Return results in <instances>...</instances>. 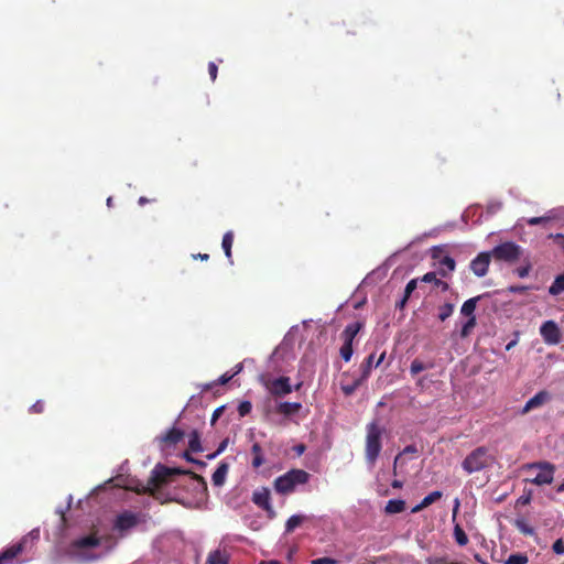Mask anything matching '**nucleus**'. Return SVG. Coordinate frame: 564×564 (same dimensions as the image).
Listing matches in <instances>:
<instances>
[{
    "label": "nucleus",
    "instance_id": "53",
    "mask_svg": "<svg viewBox=\"0 0 564 564\" xmlns=\"http://www.w3.org/2000/svg\"><path fill=\"white\" fill-rule=\"evenodd\" d=\"M228 443H229V438H225L220 442V444L218 445V448L216 449L217 453L221 454L226 447L228 446Z\"/></svg>",
    "mask_w": 564,
    "mask_h": 564
},
{
    "label": "nucleus",
    "instance_id": "2",
    "mask_svg": "<svg viewBox=\"0 0 564 564\" xmlns=\"http://www.w3.org/2000/svg\"><path fill=\"white\" fill-rule=\"evenodd\" d=\"M100 538L89 534L72 541L67 547V555L78 564H87L100 558L95 549L100 545Z\"/></svg>",
    "mask_w": 564,
    "mask_h": 564
},
{
    "label": "nucleus",
    "instance_id": "47",
    "mask_svg": "<svg viewBox=\"0 0 564 564\" xmlns=\"http://www.w3.org/2000/svg\"><path fill=\"white\" fill-rule=\"evenodd\" d=\"M552 550L556 554H564V541L562 539H557L553 545Z\"/></svg>",
    "mask_w": 564,
    "mask_h": 564
},
{
    "label": "nucleus",
    "instance_id": "29",
    "mask_svg": "<svg viewBox=\"0 0 564 564\" xmlns=\"http://www.w3.org/2000/svg\"><path fill=\"white\" fill-rule=\"evenodd\" d=\"M440 264L444 268H442L440 270V274L443 276V278H446L448 276V274L451 272H453L455 270V267H456V262L455 260L449 257V256H445L441 261H440Z\"/></svg>",
    "mask_w": 564,
    "mask_h": 564
},
{
    "label": "nucleus",
    "instance_id": "9",
    "mask_svg": "<svg viewBox=\"0 0 564 564\" xmlns=\"http://www.w3.org/2000/svg\"><path fill=\"white\" fill-rule=\"evenodd\" d=\"M543 340L549 345H557L561 341V329L554 321H546L540 327Z\"/></svg>",
    "mask_w": 564,
    "mask_h": 564
},
{
    "label": "nucleus",
    "instance_id": "5",
    "mask_svg": "<svg viewBox=\"0 0 564 564\" xmlns=\"http://www.w3.org/2000/svg\"><path fill=\"white\" fill-rule=\"evenodd\" d=\"M491 459L488 448L479 446L465 457L462 467L467 474H474L488 467Z\"/></svg>",
    "mask_w": 564,
    "mask_h": 564
},
{
    "label": "nucleus",
    "instance_id": "24",
    "mask_svg": "<svg viewBox=\"0 0 564 564\" xmlns=\"http://www.w3.org/2000/svg\"><path fill=\"white\" fill-rule=\"evenodd\" d=\"M306 516L303 514H293L291 516L285 523V533H292L297 527H300L305 520Z\"/></svg>",
    "mask_w": 564,
    "mask_h": 564
},
{
    "label": "nucleus",
    "instance_id": "52",
    "mask_svg": "<svg viewBox=\"0 0 564 564\" xmlns=\"http://www.w3.org/2000/svg\"><path fill=\"white\" fill-rule=\"evenodd\" d=\"M518 276L525 278L530 272V265L527 267H520L516 270Z\"/></svg>",
    "mask_w": 564,
    "mask_h": 564
},
{
    "label": "nucleus",
    "instance_id": "27",
    "mask_svg": "<svg viewBox=\"0 0 564 564\" xmlns=\"http://www.w3.org/2000/svg\"><path fill=\"white\" fill-rule=\"evenodd\" d=\"M434 367V362L433 361H430L427 364L423 362L422 360L420 359H414L412 362H411V366H410V373L411 376H416L419 375L420 372L426 370V369H432Z\"/></svg>",
    "mask_w": 564,
    "mask_h": 564
},
{
    "label": "nucleus",
    "instance_id": "7",
    "mask_svg": "<svg viewBox=\"0 0 564 564\" xmlns=\"http://www.w3.org/2000/svg\"><path fill=\"white\" fill-rule=\"evenodd\" d=\"M490 253L496 260L512 262L520 257L521 250L518 245L508 241L496 246Z\"/></svg>",
    "mask_w": 564,
    "mask_h": 564
},
{
    "label": "nucleus",
    "instance_id": "41",
    "mask_svg": "<svg viewBox=\"0 0 564 564\" xmlns=\"http://www.w3.org/2000/svg\"><path fill=\"white\" fill-rule=\"evenodd\" d=\"M475 325H476V317L471 316L462 327V332H460L462 337L468 336V334L470 333V329L474 328Z\"/></svg>",
    "mask_w": 564,
    "mask_h": 564
},
{
    "label": "nucleus",
    "instance_id": "30",
    "mask_svg": "<svg viewBox=\"0 0 564 564\" xmlns=\"http://www.w3.org/2000/svg\"><path fill=\"white\" fill-rule=\"evenodd\" d=\"M232 243H234V234L232 231H227L224 237H223V241H221V247L224 249V252L227 257V259L231 262V248H232Z\"/></svg>",
    "mask_w": 564,
    "mask_h": 564
},
{
    "label": "nucleus",
    "instance_id": "58",
    "mask_svg": "<svg viewBox=\"0 0 564 564\" xmlns=\"http://www.w3.org/2000/svg\"><path fill=\"white\" fill-rule=\"evenodd\" d=\"M193 464H195L196 466L200 467V468H204L206 467V463L200 460V459H196L193 462Z\"/></svg>",
    "mask_w": 564,
    "mask_h": 564
},
{
    "label": "nucleus",
    "instance_id": "40",
    "mask_svg": "<svg viewBox=\"0 0 564 564\" xmlns=\"http://www.w3.org/2000/svg\"><path fill=\"white\" fill-rule=\"evenodd\" d=\"M426 564H460L458 562H449L445 556H431L426 558Z\"/></svg>",
    "mask_w": 564,
    "mask_h": 564
},
{
    "label": "nucleus",
    "instance_id": "49",
    "mask_svg": "<svg viewBox=\"0 0 564 564\" xmlns=\"http://www.w3.org/2000/svg\"><path fill=\"white\" fill-rule=\"evenodd\" d=\"M208 73H209L210 79L213 82H215L216 78H217V74H218V67H217V65L214 62H209V64H208Z\"/></svg>",
    "mask_w": 564,
    "mask_h": 564
},
{
    "label": "nucleus",
    "instance_id": "63",
    "mask_svg": "<svg viewBox=\"0 0 564 564\" xmlns=\"http://www.w3.org/2000/svg\"><path fill=\"white\" fill-rule=\"evenodd\" d=\"M260 564H281L279 561H267V562H261Z\"/></svg>",
    "mask_w": 564,
    "mask_h": 564
},
{
    "label": "nucleus",
    "instance_id": "15",
    "mask_svg": "<svg viewBox=\"0 0 564 564\" xmlns=\"http://www.w3.org/2000/svg\"><path fill=\"white\" fill-rule=\"evenodd\" d=\"M301 409L302 404L300 402H280L276 406V413L291 416L297 414Z\"/></svg>",
    "mask_w": 564,
    "mask_h": 564
},
{
    "label": "nucleus",
    "instance_id": "42",
    "mask_svg": "<svg viewBox=\"0 0 564 564\" xmlns=\"http://www.w3.org/2000/svg\"><path fill=\"white\" fill-rule=\"evenodd\" d=\"M552 219L550 216H542V217H532L527 220L528 225L535 226V225H545Z\"/></svg>",
    "mask_w": 564,
    "mask_h": 564
},
{
    "label": "nucleus",
    "instance_id": "10",
    "mask_svg": "<svg viewBox=\"0 0 564 564\" xmlns=\"http://www.w3.org/2000/svg\"><path fill=\"white\" fill-rule=\"evenodd\" d=\"M490 260V252H480L475 259L471 260L470 270L476 276H485L488 272Z\"/></svg>",
    "mask_w": 564,
    "mask_h": 564
},
{
    "label": "nucleus",
    "instance_id": "8",
    "mask_svg": "<svg viewBox=\"0 0 564 564\" xmlns=\"http://www.w3.org/2000/svg\"><path fill=\"white\" fill-rule=\"evenodd\" d=\"M265 388L270 394L276 398L285 397L293 391L290 378L284 376L267 381Z\"/></svg>",
    "mask_w": 564,
    "mask_h": 564
},
{
    "label": "nucleus",
    "instance_id": "3",
    "mask_svg": "<svg viewBox=\"0 0 564 564\" xmlns=\"http://www.w3.org/2000/svg\"><path fill=\"white\" fill-rule=\"evenodd\" d=\"M365 458L369 466L373 467L382 448L381 437L383 429L373 421L366 426Z\"/></svg>",
    "mask_w": 564,
    "mask_h": 564
},
{
    "label": "nucleus",
    "instance_id": "28",
    "mask_svg": "<svg viewBox=\"0 0 564 564\" xmlns=\"http://www.w3.org/2000/svg\"><path fill=\"white\" fill-rule=\"evenodd\" d=\"M384 359V352L376 360L375 355H369L361 365L364 375L367 376L372 367H378Z\"/></svg>",
    "mask_w": 564,
    "mask_h": 564
},
{
    "label": "nucleus",
    "instance_id": "34",
    "mask_svg": "<svg viewBox=\"0 0 564 564\" xmlns=\"http://www.w3.org/2000/svg\"><path fill=\"white\" fill-rule=\"evenodd\" d=\"M454 312V305L451 303H445L438 308V318L444 322Z\"/></svg>",
    "mask_w": 564,
    "mask_h": 564
},
{
    "label": "nucleus",
    "instance_id": "13",
    "mask_svg": "<svg viewBox=\"0 0 564 564\" xmlns=\"http://www.w3.org/2000/svg\"><path fill=\"white\" fill-rule=\"evenodd\" d=\"M185 436L184 431L172 427L165 434L156 437L158 442L160 443V446L162 448L164 447H171L175 446L177 443H180Z\"/></svg>",
    "mask_w": 564,
    "mask_h": 564
},
{
    "label": "nucleus",
    "instance_id": "33",
    "mask_svg": "<svg viewBox=\"0 0 564 564\" xmlns=\"http://www.w3.org/2000/svg\"><path fill=\"white\" fill-rule=\"evenodd\" d=\"M454 538L460 546H465L468 543V536L459 524L454 527Z\"/></svg>",
    "mask_w": 564,
    "mask_h": 564
},
{
    "label": "nucleus",
    "instance_id": "55",
    "mask_svg": "<svg viewBox=\"0 0 564 564\" xmlns=\"http://www.w3.org/2000/svg\"><path fill=\"white\" fill-rule=\"evenodd\" d=\"M193 258L206 261V260L209 259V254H207V253H198V254H193Z\"/></svg>",
    "mask_w": 564,
    "mask_h": 564
},
{
    "label": "nucleus",
    "instance_id": "17",
    "mask_svg": "<svg viewBox=\"0 0 564 564\" xmlns=\"http://www.w3.org/2000/svg\"><path fill=\"white\" fill-rule=\"evenodd\" d=\"M23 551V544H14L0 553V564H7Z\"/></svg>",
    "mask_w": 564,
    "mask_h": 564
},
{
    "label": "nucleus",
    "instance_id": "43",
    "mask_svg": "<svg viewBox=\"0 0 564 564\" xmlns=\"http://www.w3.org/2000/svg\"><path fill=\"white\" fill-rule=\"evenodd\" d=\"M252 405L249 401H242L240 402L238 406V413L240 416H246L251 412Z\"/></svg>",
    "mask_w": 564,
    "mask_h": 564
},
{
    "label": "nucleus",
    "instance_id": "54",
    "mask_svg": "<svg viewBox=\"0 0 564 564\" xmlns=\"http://www.w3.org/2000/svg\"><path fill=\"white\" fill-rule=\"evenodd\" d=\"M306 449V446L304 444H299L296 446H294V451L296 452L297 455H302Z\"/></svg>",
    "mask_w": 564,
    "mask_h": 564
},
{
    "label": "nucleus",
    "instance_id": "37",
    "mask_svg": "<svg viewBox=\"0 0 564 564\" xmlns=\"http://www.w3.org/2000/svg\"><path fill=\"white\" fill-rule=\"evenodd\" d=\"M352 354H354L352 343L351 341H344L343 346L340 347V356H341V358L346 362H348L351 359Z\"/></svg>",
    "mask_w": 564,
    "mask_h": 564
},
{
    "label": "nucleus",
    "instance_id": "22",
    "mask_svg": "<svg viewBox=\"0 0 564 564\" xmlns=\"http://www.w3.org/2000/svg\"><path fill=\"white\" fill-rule=\"evenodd\" d=\"M442 497V492L438 491V490H435V491H432L430 492L427 496H425L423 498V500L416 505L413 509H412V512L413 513H416L421 510H423L424 508L429 507L430 505L434 503L436 500H438L440 498Z\"/></svg>",
    "mask_w": 564,
    "mask_h": 564
},
{
    "label": "nucleus",
    "instance_id": "61",
    "mask_svg": "<svg viewBox=\"0 0 564 564\" xmlns=\"http://www.w3.org/2000/svg\"><path fill=\"white\" fill-rule=\"evenodd\" d=\"M516 344H517V340H511L509 344H507L506 349L510 350Z\"/></svg>",
    "mask_w": 564,
    "mask_h": 564
},
{
    "label": "nucleus",
    "instance_id": "51",
    "mask_svg": "<svg viewBox=\"0 0 564 564\" xmlns=\"http://www.w3.org/2000/svg\"><path fill=\"white\" fill-rule=\"evenodd\" d=\"M224 410H225V406H219V408H217V409L214 411V413H213V415H212V420H210L212 425H214V424L216 423V421H217V420L219 419V416L223 414Z\"/></svg>",
    "mask_w": 564,
    "mask_h": 564
},
{
    "label": "nucleus",
    "instance_id": "38",
    "mask_svg": "<svg viewBox=\"0 0 564 564\" xmlns=\"http://www.w3.org/2000/svg\"><path fill=\"white\" fill-rule=\"evenodd\" d=\"M237 370L232 373V375H228V373H224L221 375L218 380H217V383L219 384H226L228 383L237 373H239L242 369V365L239 364L236 366Z\"/></svg>",
    "mask_w": 564,
    "mask_h": 564
},
{
    "label": "nucleus",
    "instance_id": "12",
    "mask_svg": "<svg viewBox=\"0 0 564 564\" xmlns=\"http://www.w3.org/2000/svg\"><path fill=\"white\" fill-rule=\"evenodd\" d=\"M270 500V490L267 487L257 489L252 494V502L259 508L265 510L271 517L274 514V511L272 509Z\"/></svg>",
    "mask_w": 564,
    "mask_h": 564
},
{
    "label": "nucleus",
    "instance_id": "21",
    "mask_svg": "<svg viewBox=\"0 0 564 564\" xmlns=\"http://www.w3.org/2000/svg\"><path fill=\"white\" fill-rule=\"evenodd\" d=\"M229 555L225 550L217 549L208 554L207 564H228Z\"/></svg>",
    "mask_w": 564,
    "mask_h": 564
},
{
    "label": "nucleus",
    "instance_id": "32",
    "mask_svg": "<svg viewBox=\"0 0 564 564\" xmlns=\"http://www.w3.org/2000/svg\"><path fill=\"white\" fill-rule=\"evenodd\" d=\"M562 292H564V272L562 274H558L551 286L549 288V293L551 295H558Z\"/></svg>",
    "mask_w": 564,
    "mask_h": 564
},
{
    "label": "nucleus",
    "instance_id": "36",
    "mask_svg": "<svg viewBox=\"0 0 564 564\" xmlns=\"http://www.w3.org/2000/svg\"><path fill=\"white\" fill-rule=\"evenodd\" d=\"M529 561L527 554L523 553H514L509 555L506 560V564H527Z\"/></svg>",
    "mask_w": 564,
    "mask_h": 564
},
{
    "label": "nucleus",
    "instance_id": "45",
    "mask_svg": "<svg viewBox=\"0 0 564 564\" xmlns=\"http://www.w3.org/2000/svg\"><path fill=\"white\" fill-rule=\"evenodd\" d=\"M358 384L359 382L355 381L351 384L341 386V391L344 392L345 395H351L356 391Z\"/></svg>",
    "mask_w": 564,
    "mask_h": 564
},
{
    "label": "nucleus",
    "instance_id": "11",
    "mask_svg": "<svg viewBox=\"0 0 564 564\" xmlns=\"http://www.w3.org/2000/svg\"><path fill=\"white\" fill-rule=\"evenodd\" d=\"M139 523V517L138 514L131 512V511H123L122 513L118 514L115 521V529L124 532L132 528H134Z\"/></svg>",
    "mask_w": 564,
    "mask_h": 564
},
{
    "label": "nucleus",
    "instance_id": "25",
    "mask_svg": "<svg viewBox=\"0 0 564 564\" xmlns=\"http://www.w3.org/2000/svg\"><path fill=\"white\" fill-rule=\"evenodd\" d=\"M188 449L194 453L203 452V446L200 442V434L198 431L194 430L189 433L188 440Z\"/></svg>",
    "mask_w": 564,
    "mask_h": 564
},
{
    "label": "nucleus",
    "instance_id": "18",
    "mask_svg": "<svg viewBox=\"0 0 564 564\" xmlns=\"http://www.w3.org/2000/svg\"><path fill=\"white\" fill-rule=\"evenodd\" d=\"M362 326L364 324L361 322H354L348 324L341 333L343 340L352 343Z\"/></svg>",
    "mask_w": 564,
    "mask_h": 564
},
{
    "label": "nucleus",
    "instance_id": "60",
    "mask_svg": "<svg viewBox=\"0 0 564 564\" xmlns=\"http://www.w3.org/2000/svg\"><path fill=\"white\" fill-rule=\"evenodd\" d=\"M218 455H219V453H217V451H216V452H214V453H212V454H208L206 457H207V459H214V458H216Z\"/></svg>",
    "mask_w": 564,
    "mask_h": 564
},
{
    "label": "nucleus",
    "instance_id": "39",
    "mask_svg": "<svg viewBox=\"0 0 564 564\" xmlns=\"http://www.w3.org/2000/svg\"><path fill=\"white\" fill-rule=\"evenodd\" d=\"M417 453V448L415 445H408L404 447L403 452L401 454H399L395 459H394V466H393V474L395 475L397 474V465L400 460V456L402 454H416Z\"/></svg>",
    "mask_w": 564,
    "mask_h": 564
},
{
    "label": "nucleus",
    "instance_id": "64",
    "mask_svg": "<svg viewBox=\"0 0 564 564\" xmlns=\"http://www.w3.org/2000/svg\"><path fill=\"white\" fill-rule=\"evenodd\" d=\"M557 491H560V492L564 491V482L562 485H560V487L557 488Z\"/></svg>",
    "mask_w": 564,
    "mask_h": 564
},
{
    "label": "nucleus",
    "instance_id": "23",
    "mask_svg": "<svg viewBox=\"0 0 564 564\" xmlns=\"http://www.w3.org/2000/svg\"><path fill=\"white\" fill-rule=\"evenodd\" d=\"M405 509V501L402 499H391L387 502L384 512L388 514L400 513Z\"/></svg>",
    "mask_w": 564,
    "mask_h": 564
},
{
    "label": "nucleus",
    "instance_id": "20",
    "mask_svg": "<svg viewBox=\"0 0 564 564\" xmlns=\"http://www.w3.org/2000/svg\"><path fill=\"white\" fill-rule=\"evenodd\" d=\"M228 470L229 465L225 462H221L212 476L213 484L215 486H223L225 484Z\"/></svg>",
    "mask_w": 564,
    "mask_h": 564
},
{
    "label": "nucleus",
    "instance_id": "57",
    "mask_svg": "<svg viewBox=\"0 0 564 564\" xmlns=\"http://www.w3.org/2000/svg\"><path fill=\"white\" fill-rule=\"evenodd\" d=\"M391 486H392V488L400 489V488H402L403 482H402L401 480H397V479H395V480H393V481L391 482Z\"/></svg>",
    "mask_w": 564,
    "mask_h": 564
},
{
    "label": "nucleus",
    "instance_id": "59",
    "mask_svg": "<svg viewBox=\"0 0 564 564\" xmlns=\"http://www.w3.org/2000/svg\"><path fill=\"white\" fill-rule=\"evenodd\" d=\"M148 202H149V199H148L147 197H144V196H141V197L139 198V200H138V203H139V205H140V206L145 205Z\"/></svg>",
    "mask_w": 564,
    "mask_h": 564
},
{
    "label": "nucleus",
    "instance_id": "14",
    "mask_svg": "<svg viewBox=\"0 0 564 564\" xmlns=\"http://www.w3.org/2000/svg\"><path fill=\"white\" fill-rule=\"evenodd\" d=\"M551 400V393L546 390L539 391L535 395L530 398L524 404L521 413L527 414L533 409L541 408L543 404Z\"/></svg>",
    "mask_w": 564,
    "mask_h": 564
},
{
    "label": "nucleus",
    "instance_id": "62",
    "mask_svg": "<svg viewBox=\"0 0 564 564\" xmlns=\"http://www.w3.org/2000/svg\"><path fill=\"white\" fill-rule=\"evenodd\" d=\"M458 507H459V500H458V499H456V500H455L454 512H453V513H454V514H453V517H454V518H455V514H456V512H457V510H458Z\"/></svg>",
    "mask_w": 564,
    "mask_h": 564
},
{
    "label": "nucleus",
    "instance_id": "4",
    "mask_svg": "<svg viewBox=\"0 0 564 564\" xmlns=\"http://www.w3.org/2000/svg\"><path fill=\"white\" fill-rule=\"evenodd\" d=\"M310 480V474L303 469H291L274 480V489L278 494L289 495L297 485H305Z\"/></svg>",
    "mask_w": 564,
    "mask_h": 564
},
{
    "label": "nucleus",
    "instance_id": "19",
    "mask_svg": "<svg viewBox=\"0 0 564 564\" xmlns=\"http://www.w3.org/2000/svg\"><path fill=\"white\" fill-rule=\"evenodd\" d=\"M251 455H252L251 466L254 469L260 468L265 463L264 453H263V449H262V447H261V445L259 443H253L252 444V446H251Z\"/></svg>",
    "mask_w": 564,
    "mask_h": 564
},
{
    "label": "nucleus",
    "instance_id": "44",
    "mask_svg": "<svg viewBox=\"0 0 564 564\" xmlns=\"http://www.w3.org/2000/svg\"><path fill=\"white\" fill-rule=\"evenodd\" d=\"M44 409L45 403L42 400H37L34 404L31 405L30 412L40 414L43 413Z\"/></svg>",
    "mask_w": 564,
    "mask_h": 564
},
{
    "label": "nucleus",
    "instance_id": "35",
    "mask_svg": "<svg viewBox=\"0 0 564 564\" xmlns=\"http://www.w3.org/2000/svg\"><path fill=\"white\" fill-rule=\"evenodd\" d=\"M516 528L524 535L534 534V529L523 519L516 520Z\"/></svg>",
    "mask_w": 564,
    "mask_h": 564
},
{
    "label": "nucleus",
    "instance_id": "31",
    "mask_svg": "<svg viewBox=\"0 0 564 564\" xmlns=\"http://www.w3.org/2000/svg\"><path fill=\"white\" fill-rule=\"evenodd\" d=\"M479 296H476V297H471L467 301H465V303L463 304L462 308H460V313L465 316H468L469 318L471 316H475L474 315V312L476 310V305H477V302L479 301Z\"/></svg>",
    "mask_w": 564,
    "mask_h": 564
},
{
    "label": "nucleus",
    "instance_id": "26",
    "mask_svg": "<svg viewBox=\"0 0 564 564\" xmlns=\"http://www.w3.org/2000/svg\"><path fill=\"white\" fill-rule=\"evenodd\" d=\"M420 280L425 283H433L435 286L441 288L442 291H447L449 288L448 283L436 278L435 272H427Z\"/></svg>",
    "mask_w": 564,
    "mask_h": 564
},
{
    "label": "nucleus",
    "instance_id": "48",
    "mask_svg": "<svg viewBox=\"0 0 564 564\" xmlns=\"http://www.w3.org/2000/svg\"><path fill=\"white\" fill-rule=\"evenodd\" d=\"M549 238L553 239L554 242L563 250L564 252V235L563 234H555L550 235Z\"/></svg>",
    "mask_w": 564,
    "mask_h": 564
},
{
    "label": "nucleus",
    "instance_id": "6",
    "mask_svg": "<svg viewBox=\"0 0 564 564\" xmlns=\"http://www.w3.org/2000/svg\"><path fill=\"white\" fill-rule=\"evenodd\" d=\"M525 469H540L535 477L531 479V482L538 486L550 485L554 478L555 467L551 463L547 462H536L527 464Z\"/></svg>",
    "mask_w": 564,
    "mask_h": 564
},
{
    "label": "nucleus",
    "instance_id": "46",
    "mask_svg": "<svg viewBox=\"0 0 564 564\" xmlns=\"http://www.w3.org/2000/svg\"><path fill=\"white\" fill-rule=\"evenodd\" d=\"M338 561L332 557H318L311 561V564H337Z\"/></svg>",
    "mask_w": 564,
    "mask_h": 564
},
{
    "label": "nucleus",
    "instance_id": "50",
    "mask_svg": "<svg viewBox=\"0 0 564 564\" xmlns=\"http://www.w3.org/2000/svg\"><path fill=\"white\" fill-rule=\"evenodd\" d=\"M529 289H530L529 286H524V285H511V286L508 288V292H510V293H524Z\"/></svg>",
    "mask_w": 564,
    "mask_h": 564
},
{
    "label": "nucleus",
    "instance_id": "16",
    "mask_svg": "<svg viewBox=\"0 0 564 564\" xmlns=\"http://www.w3.org/2000/svg\"><path fill=\"white\" fill-rule=\"evenodd\" d=\"M417 282H419V279H412V280H410L408 282V284L405 285V289H404L402 297L400 299V301H398L395 303V307L397 308L403 310L406 306V303H408L410 296L412 295V293L417 288Z\"/></svg>",
    "mask_w": 564,
    "mask_h": 564
},
{
    "label": "nucleus",
    "instance_id": "1",
    "mask_svg": "<svg viewBox=\"0 0 564 564\" xmlns=\"http://www.w3.org/2000/svg\"><path fill=\"white\" fill-rule=\"evenodd\" d=\"M176 475H188L194 480H196L203 488V490L207 491V482L205 478L192 470H185L182 468H171L166 467L162 464H158L153 470L151 471V476L148 479L147 485H142L135 488V492L139 495H151L154 496L155 489L171 481L173 476Z\"/></svg>",
    "mask_w": 564,
    "mask_h": 564
},
{
    "label": "nucleus",
    "instance_id": "56",
    "mask_svg": "<svg viewBox=\"0 0 564 564\" xmlns=\"http://www.w3.org/2000/svg\"><path fill=\"white\" fill-rule=\"evenodd\" d=\"M189 452H191L189 449H188V451H185V452H184V454H183V457H184L187 462H189V463H192V464H193V462L195 460V458L189 454Z\"/></svg>",
    "mask_w": 564,
    "mask_h": 564
}]
</instances>
